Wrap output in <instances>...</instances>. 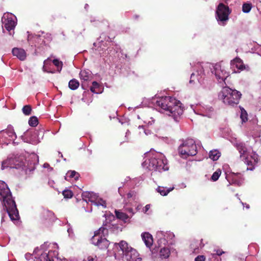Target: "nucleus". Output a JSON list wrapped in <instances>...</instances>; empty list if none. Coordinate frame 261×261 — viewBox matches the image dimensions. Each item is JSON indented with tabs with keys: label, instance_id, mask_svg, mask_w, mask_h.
<instances>
[{
	"label": "nucleus",
	"instance_id": "nucleus-7",
	"mask_svg": "<svg viewBox=\"0 0 261 261\" xmlns=\"http://www.w3.org/2000/svg\"><path fill=\"white\" fill-rule=\"evenodd\" d=\"M237 149L240 153V158L248 166L247 169L252 170L258 162V155L253 151L248 152L243 143H240L237 146Z\"/></svg>",
	"mask_w": 261,
	"mask_h": 261
},
{
	"label": "nucleus",
	"instance_id": "nucleus-35",
	"mask_svg": "<svg viewBox=\"0 0 261 261\" xmlns=\"http://www.w3.org/2000/svg\"><path fill=\"white\" fill-rule=\"evenodd\" d=\"M32 108L30 105L24 106L22 109V113L26 116H29L31 114Z\"/></svg>",
	"mask_w": 261,
	"mask_h": 261
},
{
	"label": "nucleus",
	"instance_id": "nucleus-16",
	"mask_svg": "<svg viewBox=\"0 0 261 261\" xmlns=\"http://www.w3.org/2000/svg\"><path fill=\"white\" fill-rule=\"evenodd\" d=\"M124 209L128 213V214H126L119 210H115V213L118 219L126 222L129 220L130 217H132L134 215L135 212L133 207L132 206H129L127 203H126L124 205Z\"/></svg>",
	"mask_w": 261,
	"mask_h": 261
},
{
	"label": "nucleus",
	"instance_id": "nucleus-27",
	"mask_svg": "<svg viewBox=\"0 0 261 261\" xmlns=\"http://www.w3.org/2000/svg\"><path fill=\"white\" fill-rule=\"evenodd\" d=\"M43 217L44 219L50 221H54L55 219L54 214L49 210H44L43 211Z\"/></svg>",
	"mask_w": 261,
	"mask_h": 261
},
{
	"label": "nucleus",
	"instance_id": "nucleus-8",
	"mask_svg": "<svg viewBox=\"0 0 261 261\" xmlns=\"http://www.w3.org/2000/svg\"><path fill=\"white\" fill-rule=\"evenodd\" d=\"M116 247H119L123 257L127 261H142V258L139 256V254L137 250L130 246L124 241H121L119 243H115Z\"/></svg>",
	"mask_w": 261,
	"mask_h": 261
},
{
	"label": "nucleus",
	"instance_id": "nucleus-59",
	"mask_svg": "<svg viewBox=\"0 0 261 261\" xmlns=\"http://www.w3.org/2000/svg\"><path fill=\"white\" fill-rule=\"evenodd\" d=\"M186 186L185 184H182V188H186Z\"/></svg>",
	"mask_w": 261,
	"mask_h": 261
},
{
	"label": "nucleus",
	"instance_id": "nucleus-44",
	"mask_svg": "<svg viewBox=\"0 0 261 261\" xmlns=\"http://www.w3.org/2000/svg\"><path fill=\"white\" fill-rule=\"evenodd\" d=\"M205 257L204 255H198L195 257V261H205Z\"/></svg>",
	"mask_w": 261,
	"mask_h": 261
},
{
	"label": "nucleus",
	"instance_id": "nucleus-34",
	"mask_svg": "<svg viewBox=\"0 0 261 261\" xmlns=\"http://www.w3.org/2000/svg\"><path fill=\"white\" fill-rule=\"evenodd\" d=\"M53 64L57 67V71L60 72L62 68L63 63L62 62L59 60L58 59H54L51 61Z\"/></svg>",
	"mask_w": 261,
	"mask_h": 261
},
{
	"label": "nucleus",
	"instance_id": "nucleus-23",
	"mask_svg": "<svg viewBox=\"0 0 261 261\" xmlns=\"http://www.w3.org/2000/svg\"><path fill=\"white\" fill-rule=\"evenodd\" d=\"M142 239L147 247L150 248L153 244L152 235L149 232H143L141 234Z\"/></svg>",
	"mask_w": 261,
	"mask_h": 261
},
{
	"label": "nucleus",
	"instance_id": "nucleus-64",
	"mask_svg": "<svg viewBox=\"0 0 261 261\" xmlns=\"http://www.w3.org/2000/svg\"><path fill=\"white\" fill-rule=\"evenodd\" d=\"M228 166L227 165H224V167H226V166Z\"/></svg>",
	"mask_w": 261,
	"mask_h": 261
},
{
	"label": "nucleus",
	"instance_id": "nucleus-1",
	"mask_svg": "<svg viewBox=\"0 0 261 261\" xmlns=\"http://www.w3.org/2000/svg\"><path fill=\"white\" fill-rule=\"evenodd\" d=\"M151 102L159 111L172 117L175 121H179L184 111L182 104L179 100L171 96H165L154 97Z\"/></svg>",
	"mask_w": 261,
	"mask_h": 261
},
{
	"label": "nucleus",
	"instance_id": "nucleus-14",
	"mask_svg": "<svg viewBox=\"0 0 261 261\" xmlns=\"http://www.w3.org/2000/svg\"><path fill=\"white\" fill-rule=\"evenodd\" d=\"M2 22L4 28L9 32L13 30L17 24L16 17L10 13H5L2 17ZM11 35V33H10Z\"/></svg>",
	"mask_w": 261,
	"mask_h": 261
},
{
	"label": "nucleus",
	"instance_id": "nucleus-39",
	"mask_svg": "<svg viewBox=\"0 0 261 261\" xmlns=\"http://www.w3.org/2000/svg\"><path fill=\"white\" fill-rule=\"evenodd\" d=\"M38 119L36 117H31L29 120V124L31 126H36L38 124Z\"/></svg>",
	"mask_w": 261,
	"mask_h": 261
},
{
	"label": "nucleus",
	"instance_id": "nucleus-25",
	"mask_svg": "<svg viewBox=\"0 0 261 261\" xmlns=\"http://www.w3.org/2000/svg\"><path fill=\"white\" fill-rule=\"evenodd\" d=\"M44 65L42 68L43 71L44 72H46L48 73H54L55 71L52 70L51 68V66L52 65V62L51 60L49 58L47 59L44 61Z\"/></svg>",
	"mask_w": 261,
	"mask_h": 261
},
{
	"label": "nucleus",
	"instance_id": "nucleus-29",
	"mask_svg": "<svg viewBox=\"0 0 261 261\" xmlns=\"http://www.w3.org/2000/svg\"><path fill=\"white\" fill-rule=\"evenodd\" d=\"M90 90L94 93H101V88L99 84L96 82H93L92 85L90 87Z\"/></svg>",
	"mask_w": 261,
	"mask_h": 261
},
{
	"label": "nucleus",
	"instance_id": "nucleus-45",
	"mask_svg": "<svg viewBox=\"0 0 261 261\" xmlns=\"http://www.w3.org/2000/svg\"><path fill=\"white\" fill-rule=\"evenodd\" d=\"M43 167L45 168H48L49 171L53 170V168L50 167L48 163L44 164Z\"/></svg>",
	"mask_w": 261,
	"mask_h": 261
},
{
	"label": "nucleus",
	"instance_id": "nucleus-55",
	"mask_svg": "<svg viewBox=\"0 0 261 261\" xmlns=\"http://www.w3.org/2000/svg\"><path fill=\"white\" fill-rule=\"evenodd\" d=\"M118 192L119 193V194L122 196H123V193L121 191V187H119V189H118Z\"/></svg>",
	"mask_w": 261,
	"mask_h": 261
},
{
	"label": "nucleus",
	"instance_id": "nucleus-4",
	"mask_svg": "<svg viewBox=\"0 0 261 261\" xmlns=\"http://www.w3.org/2000/svg\"><path fill=\"white\" fill-rule=\"evenodd\" d=\"M58 246L56 243H44L40 248L35 249L33 256L35 261H61L57 256V249Z\"/></svg>",
	"mask_w": 261,
	"mask_h": 261
},
{
	"label": "nucleus",
	"instance_id": "nucleus-26",
	"mask_svg": "<svg viewBox=\"0 0 261 261\" xmlns=\"http://www.w3.org/2000/svg\"><path fill=\"white\" fill-rule=\"evenodd\" d=\"M174 187L170 188L167 189L165 187L159 186L156 189V191L159 193L162 196H166L168 195V194L172 191L174 189Z\"/></svg>",
	"mask_w": 261,
	"mask_h": 261
},
{
	"label": "nucleus",
	"instance_id": "nucleus-19",
	"mask_svg": "<svg viewBox=\"0 0 261 261\" xmlns=\"http://www.w3.org/2000/svg\"><path fill=\"white\" fill-rule=\"evenodd\" d=\"M230 68L234 72H237L245 69V66L243 61L240 58L236 57L231 61Z\"/></svg>",
	"mask_w": 261,
	"mask_h": 261
},
{
	"label": "nucleus",
	"instance_id": "nucleus-56",
	"mask_svg": "<svg viewBox=\"0 0 261 261\" xmlns=\"http://www.w3.org/2000/svg\"><path fill=\"white\" fill-rule=\"evenodd\" d=\"M222 2H225L227 5L229 4V2L230 0H221Z\"/></svg>",
	"mask_w": 261,
	"mask_h": 261
},
{
	"label": "nucleus",
	"instance_id": "nucleus-22",
	"mask_svg": "<svg viewBox=\"0 0 261 261\" xmlns=\"http://www.w3.org/2000/svg\"><path fill=\"white\" fill-rule=\"evenodd\" d=\"M165 237L163 234V231H158L156 232V238L157 239V243L159 247H162L163 246H166L169 243L164 238Z\"/></svg>",
	"mask_w": 261,
	"mask_h": 261
},
{
	"label": "nucleus",
	"instance_id": "nucleus-48",
	"mask_svg": "<svg viewBox=\"0 0 261 261\" xmlns=\"http://www.w3.org/2000/svg\"><path fill=\"white\" fill-rule=\"evenodd\" d=\"M134 195V193L133 192H129L127 194V198L128 199L129 198H131L133 197Z\"/></svg>",
	"mask_w": 261,
	"mask_h": 261
},
{
	"label": "nucleus",
	"instance_id": "nucleus-36",
	"mask_svg": "<svg viewBox=\"0 0 261 261\" xmlns=\"http://www.w3.org/2000/svg\"><path fill=\"white\" fill-rule=\"evenodd\" d=\"M252 8V5L250 3H244L242 6V11L244 13H249Z\"/></svg>",
	"mask_w": 261,
	"mask_h": 261
},
{
	"label": "nucleus",
	"instance_id": "nucleus-15",
	"mask_svg": "<svg viewBox=\"0 0 261 261\" xmlns=\"http://www.w3.org/2000/svg\"><path fill=\"white\" fill-rule=\"evenodd\" d=\"M191 107L195 114L209 118L213 115V109L211 107L201 104H197L196 106L192 105Z\"/></svg>",
	"mask_w": 261,
	"mask_h": 261
},
{
	"label": "nucleus",
	"instance_id": "nucleus-2",
	"mask_svg": "<svg viewBox=\"0 0 261 261\" xmlns=\"http://www.w3.org/2000/svg\"><path fill=\"white\" fill-rule=\"evenodd\" d=\"M196 68H197V79L199 83L202 81V75L205 74V72L208 73L210 71L212 74L215 75L219 83H222L224 85H226L225 81L229 76V72L225 70L221 62L216 64L206 63L202 65L197 63Z\"/></svg>",
	"mask_w": 261,
	"mask_h": 261
},
{
	"label": "nucleus",
	"instance_id": "nucleus-5",
	"mask_svg": "<svg viewBox=\"0 0 261 261\" xmlns=\"http://www.w3.org/2000/svg\"><path fill=\"white\" fill-rule=\"evenodd\" d=\"M142 165L149 170L158 171L160 172L169 169L167 161L164 154L161 153H156L148 160L144 161Z\"/></svg>",
	"mask_w": 261,
	"mask_h": 261
},
{
	"label": "nucleus",
	"instance_id": "nucleus-9",
	"mask_svg": "<svg viewBox=\"0 0 261 261\" xmlns=\"http://www.w3.org/2000/svg\"><path fill=\"white\" fill-rule=\"evenodd\" d=\"M178 151L180 156L183 159L195 155L197 153V149L194 140L187 139L184 140L178 147Z\"/></svg>",
	"mask_w": 261,
	"mask_h": 261
},
{
	"label": "nucleus",
	"instance_id": "nucleus-42",
	"mask_svg": "<svg viewBox=\"0 0 261 261\" xmlns=\"http://www.w3.org/2000/svg\"><path fill=\"white\" fill-rule=\"evenodd\" d=\"M216 253L212 254V257H215L216 256H220L224 253V252L220 249L216 250L214 251Z\"/></svg>",
	"mask_w": 261,
	"mask_h": 261
},
{
	"label": "nucleus",
	"instance_id": "nucleus-62",
	"mask_svg": "<svg viewBox=\"0 0 261 261\" xmlns=\"http://www.w3.org/2000/svg\"><path fill=\"white\" fill-rule=\"evenodd\" d=\"M88 5L87 4H86V5H85V8H87V7H88Z\"/></svg>",
	"mask_w": 261,
	"mask_h": 261
},
{
	"label": "nucleus",
	"instance_id": "nucleus-57",
	"mask_svg": "<svg viewBox=\"0 0 261 261\" xmlns=\"http://www.w3.org/2000/svg\"><path fill=\"white\" fill-rule=\"evenodd\" d=\"M130 134V132L128 130H127V132H126V136L129 135Z\"/></svg>",
	"mask_w": 261,
	"mask_h": 261
},
{
	"label": "nucleus",
	"instance_id": "nucleus-20",
	"mask_svg": "<svg viewBox=\"0 0 261 261\" xmlns=\"http://www.w3.org/2000/svg\"><path fill=\"white\" fill-rule=\"evenodd\" d=\"M204 246V244L201 240H193L191 245L190 248L192 250L193 252L195 253H198L201 249Z\"/></svg>",
	"mask_w": 261,
	"mask_h": 261
},
{
	"label": "nucleus",
	"instance_id": "nucleus-58",
	"mask_svg": "<svg viewBox=\"0 0 261 261\" xmlns=\"http://www.w3.org/2000/svg\"><path fill=\"white\" fill-rule=\"evenodd\" d=\"M100 43H101V44H100V47H101L102 45H103V46H104V45L103 44V41H102V40H101V41H100Z\"/></svg>",
	"mask_w": 261,
	"mask_h": 261
},
{
	"label": "nucleus",
	"instance_id": "nucleus-31",
	"mask_svg": "<svg viewBox=\"0 0 261 261\" xmlns=\"http://www.w3.org/2000/svg\"><path fill=\"white\" fill-rule=\"evenodd\" d=\"M79 173L74 170H72L68 171V172L66 173L65 178L66 180H68V177L74 178V179L77 180L79 179Z\"/></svg>",
	"mask_w": 261,
	"mask_h": 261
},
{
	"label": "nucleus",
	"instance_id": "nucleus-24",
	"mask_svg": "<svg viewBox=\"0 0 261 261\" xmlns=\"http://www.w3.org/2000/svg\"><path fill=\"white\" fill-rule=\"evenodd\" d=\"M14 162V160L11 159H8L6 160L3 161L0 164V168L2 170H4V169L10 167V168H14V166H13V163ZM15 168H17V167H15Z\"/></svg>",
	"mask_w": 261,
	"mask_h": 261
},
{
	"label": "nucleus",
	"instance_id": "nucleus-50",
	"mask_svg": "<svg viewBox=\"0 0 261 261\" xmlns=\"http://www.w3.org/2000/svg\"><path fill=\"white\" fill-rule=\"evenodd\" d=\"M164 139L165 140V141L167 143H171L172 142V140L170 138H169L168 137H165V138H164Z\"/></svg>",
	"mask_w": 261,
	"mask_h": 261
},
{
	"label": "nucleus",
	"instance_id": "nucleus-18",
	"mask_svg": "<svg viewBox=\"0 0 261 261\" xmlns=\"http://www.w3.org/2000/svg\"><path fill=\"white\" fill-rule=\"evenodd\" d=\"M80 79L82 81V87L84 89H87L88 83L92 77V72L89 70H83L80 73Z\"/></svg>",
	"mask_w": 261,
	"mask_h": 261
},
{
	"label": "nucleus",
	"instance_id": "nucleus-38",
	"mask_svg": "<svg viewBox=\"0 0 261 261\" xmlns=\"http://www.w3.org/2000/svg\"><path fill=\"white\" fill-rule=\"evenodd\" d=\"M221 174V171L220 169H217L212 175L211 179L215 181L217 180Z\"/></svg>",
	"mask_w": 261,
	"mask_h": 261
},
{
	"label": "nucleus",
	"instance_id": "nucleus-30",
	"mask_svg": "<svg viewBox=\"0 0 261 261\" xmlns=\"http://www.w3.org/2000/svg\"><path fill=\"white\" fill-rule=\"evenodd\" d=\"M220 155L221 153L218 150H211L209 153V158L213 161H217L220 158Z\"/></svg>",
	"mask_w": 261,
	"mask_h": 261
},
{
	"label": "nucleus",
	"instance_id": "nucleus-43",
	"mask_svg": "<svg viewBox=\"0 0 261 261\" xmlns=\"http://www.w3.org/2000/svg\"><path fill=\"white\" fill-rule=\"evenodd\" d=\"M151 207V205L150 204H147L143 208V212L145 214H149L148 213V211L150 210Z\"/></svg>",
	"mask_w": 261,
	"mask_h": 261
},
{
	"label": "nucleus",
	"instance_id": "nucleus-11",
	"mask_svg": "<svg viewBox=\"0 0 261 261\" xmlns=\"http://www.w3.org/2000/svg\"><path fill=\"white\" fill-rule=\"evenodd\" d=\"M43 137V132L42 130L31 128L23 133L21 136V139L25 142L35 145L40 142Z\"/></svg>",
	"mask_w": 261,
	"mask_h": 261
},
{
	"label": "nucleus",
	"instance_id": "nucleus-12",
	"mask_svg": "<svg viewBox=\"0 0 261 261\" xmlns=\"http://www.w3.org/2000/svg\"><path fill=\"white\" fill-rule=\"evenodd\" d=\"M230 12L227 6L222 3L219 4L216 12V18L220 25H224L226 24Z\"/></svg>",
	"mask_w": 261,
	"mask_h": 261
},
{
	"label": "nucleus",
	"instance_id": "nucleus-51",
	"mask_svg": "<svg viewBox=\"0 0 261 261\" xmlns=\"http://www.w3.org/2000/svg\"><path fill=\"white\" fill-rule=\"evenodd\" d=\"M232 183L234 184H237L238 185H240V182L238 181H237L236 179H234V177H232Z\"/></svg>",
	"mask_w": 261,
	"mask_h": 261
},
{
	"label": "nucleus",
	"instance_id": "nucleus-3",
	"mask_svg": "<svg viewBox=\"0 0 261 261\" xmlns=\"http://www.w3.org/2000/svg\"><path fill=\"white\" fill-rule=\"evenodd\" d=\"M0 200L11 220H17L19 214L11 192L7 185L0 180Z\"/></svg>",
	"mask_w": 261,
	"mask_h": 261
},
{
	"label": "nucleus",
	"instance_id": "nucleus-53",
	"mask_svg": "<svg viewBox=\"0 0 261 261\" xmlns=\"http://www.w3.org/2000/svg\"><path fill=\"white\" fill-rule=\"evenodd\" d=\"M48 184L50 187H53V185L54 184V181L53 180H49L48 181Z\"/></svg>",
	"mask_w": 261,
	"mask_h": 261
},
{
	"label": "nucleus",
	"instance_id": "nucleus-21",
	"mask_svg": "<svg viewBox=\"0 0 261 261\" xmlns=\"http://www.w3.org/2000/svg\"><path fill=\"white\" fill-rule=\"evenodd\" d=\"M12 51L13 56L17 57L19 60L23 61L25 59L27 54L23 49L16 47L14 48Z\"/></svg>",
	"mask_w": 261,
	"mask_h": 261
},
{
	"label": "nucleus",
	"instance_id": "nucleus-61",
	"mask_svg": "<svg viewBox=\"0 0 261 261\" xmlns=\"http://www.w3.org/2000/svg\"><path fill=\"white\" fill-rule=\"evenodd\" d=\"M226 178H227V180H228V181H229V179H228V176H226Z\"/></svg>",
	"mask_w": 261,
	"mask_h": 261
},
{
	"label": "nucleus",
	"instance_id": "nucleus-10",
	"mask_svg": "<svg viewBox=\"0 0 261 261\" xmlns=\"http://www.w3.org/2000/svg\"><path fill=\"white\" fill-rule=\"evenodd\" d=\"M108 234V230L102 226L94 232V235L91 238L93 244L98 246L101 249H107L109 245V242L105 237Z\"/></svg>",
	"mask_w": 261,
	"mask_h": 261
},
{
	"label": "nucleus",
	"instance_id": "nucleus-37",
	"mask_svg": "<svg viewBox=\"0 0 261 261\" xmlns=\"http://www.w3.org/2000/svg\"><path fill=\"white\" fill-rule=\"evenodd\" d=\"M241 113L240 115V118L242 120V122H246L248 120V115L246 111L244 110V109H241Z\"/></svg>",
	"mask_w": 261,
	"mask_h": 261
},
{
	"label": "nucleus",
	"instance_id": "nucleus-47",
	"mask_svg": "<svg viewBox=\"0 0 261 261\" xmlns=\"http://www.w3.org/2000/svg\"><path fill=\"white\" fill-rule=\"evenodd\" d=\"M151 120L148 121V122L145 121V123H147L148 125H152L154 122V120L151 117L150 118Z\"/></svg>",
	"mask_w": 261,
	"mask_h": 261
},
{
	"label": "nucleus",
	"instance_id": "nucleus-60",
	"mask_svg": "<svg viewBox=\"0 0 261 261\" xmlns=\"http://www.w3.org/2000/svg\"><path fill=\"white\" fill-rule=\"evenodd\" d=\"M156 251V249H154L153 251H152V253H155V252Z\"/></svg>",
	"mask_w": 261,
	"mask_h": 261
},
{
	"label": "nucleus",
	"instance_id": "nucleus-33",
	"mask_svg": "<svg viewBox=\"0 0 261 261\" xmlns=\"http://www.w3.org/2000/svg\"><path fill=\"white\" fill-rule=\"evenodd\" d=\"M68 86L70 89L74 90L79 87V82L76 80L73 79L69 81Z\"/></svg>",
	"mask_w": 261,
	"mask_h": 261
},
{
	"label": "nucleus",
	"instance_id": "nucleus-46",
	"mask_svg": "<svg viewBox=\"0 0 261 261\" xmlns=\"http://www.w3.org/2000/svg\"><path fill=\"white\" fill-rule=\"evenodd\" d=\"M195 76H196V75H195V73H193L191 74L190 80V83H192L193 82H194Z\"/></svg>",
	"mask_w": 261,
	"mask_h": 261
},
{
	"label": "nucleus",
	"instance_id": "nucleus-17",
	"mask_svg": "<svg viewBox=\"0 0 261 261\" xmlns=\"http://www.w3.org/2000/svg\"><path fill=\"white\" fill-rule=\"evenodd\" d=\"M16 138V134L13 129H7L0 133V144L8 145L11 141Z\"/></svg>",
	"mask_w": 261,
	"mask_h": 261
},
{
	"label": "nucleus",
	"instance_id": "nucleus-40",
	"mask_svg": "<svg viewBox=\"0 0 261 261\" xmlns=\"http://www.w3.org/2000/svg\"><path fill=\"white\" fill-rule=\"evenodd\" d=\"M62 194L65 198H70L73 196V193L71 190H65L63 191Z\"/></svg>",
	"mask_w": 261,
	"mask_h": 261
},
{
	"label": "nucleus",
	"instance_id": "nucleus-52",
	"mask_svg": "<svg viewBox=\"0 0 261 261\" xmlns=\"http://www.w3.org/2000/svg\"><path fill=\"white\" fill-rule=\"evenodd\" d=\"M32 158H34V160L37 162H38V156H37L35 154H33L32 155Z\"/></svg>",
	"mask_w": 261,
	"mask_h": 261
},
{
	"label": "nucleus",
	"instance_id": "nucleus-54",
	"mask_svg": "<svg viewBox=\"0 0 261 261\" xmlns=\"http://www.w3.org/2000/svg\"><path fill=\"white\" fill-rule=\"evenodd\" d=\"M241 203L242 204V205H243L244 206L245 205L247 209L249 208V204H246V203H244L242 202L241 201Z\"/></svg>",
	"mask_w": 261,
	"mask_h": 261
},
{
	"label": "nucleus",
	"instance_id": "nucleus-28",
	"mask_svg": "<svg viewBox=\"0 0 261 261\" xmlns=\"http://www.w3.org/2000/svg\"><path fill=\"white\" fill-rule=\"evenodd\" d=\"M170 254V251L169 249L165 247V246H164V247L160 249V255L162 258H167L169 256Z\"/></svg>",
	"mask_w": 261,
	"mask_h": 261
},
{
	"label": "nucleus",
	"instance_id": "nucleus-63",
	"mask_svg": "<svg viewBox=\"0 0 261 261\" xmlns=\"http://www.w3.org/2000/svg\"><path fill=\"white\" fill-rule=\"evenodd\" d=\"M68 232L69 233V232H70V229H68Z\"/></svg>",
	"mask_w": 261,
	"mask_h": 261
},
{
	"label": "nucleus",
	"instance_id": "nucleus-41",
	"mask_svg": "<svg viewBox=\"0 0 261 261\" xmlns=\"http://www.w3.org/2000/svg\"><path fill=\"white\" fill-rule=\"evenodd\" d=\"M138 128L139 129H142L144 133L147 136L151 134V132L150 130L145 129L143 125L139 126Z\"/></svg>",
	"mask_w": 261,
	"mask_h": 261
},
{
	"label": "nucleus",
	"instance_id": "nucleus-32",
	"mask_svg": "<svg viewBox=\"0 0 261 261\" xmlns=\"http://www.w3.org/2000/svg\"><path fill=\"white\" fill-rule=\"evenodd\" d=\"M163 234L165 236L164 238L165 239V240L167 241L169 244H172L173 243L172 240L174 238V233L170 231H163Z\"/></svg>",
	"mask_w": 261,
	"mask_h": 261
},
{
	"label": "nucleus",
	"instance_id": "nucleus-13",
	"mask_svg": "<svg viewBox=\"0 0 261 261\" xmlns=\"http://www.w3.org/2000/svg\"><path fill=\"white\" fill-rule=\"evenodd\" d=\"M83 199L85 201H90L92 204L96 206H102L103 207H106V202L103 199L98 198V195L92 192H85L82 194Z\"/></svg>",
	"mask_w": 261,
	"mask_h": 261
},
{
	"label": "nucleus",
	"instance_id": "nucleus-6",
	"mask_svg": "<svg viewBox=\"0 0 261 261\" xmlns=\"http://www.w3.org/2000/svg\"><path fill=\"white\" fill-rule=\"evenodd\" d=\"M222 90L219 94V99L222 100L225 105L228 106H234L238 105L242 95L240 92L224 86L223 84H222Z\"/></svg>",
	"mask_w": 261,
	"mask_h": 261
},
{
	"label": "nucleus",
	"instance_id": "nucleus-49",
	"mask_svg": "<svg viewBox=\"0 0 261 261\" xmlns=\"http://www.w3.org/2000/svg\"><path fill=\"white\" fill-rule=\"evenodd\" d=\"M86 261H96V257L89 256Z\"/></svg>",
	"mask_w": 261,
	"mask_h": 261
}]
</instances>
